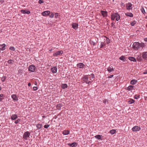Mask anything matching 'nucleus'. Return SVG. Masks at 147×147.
Segmentation results:
<instances>
[{"instance_id":"b1692460","label":"nucleus","mask_w":147,"mask_h":147,"mask_svg":"<svg viewBox=\"0 0 147 147\" xmlns=\"http://www.w3.org/2000/svg\"><path fill=\"white\" fill-rule=\"evenodd\" d=\"M94 137L98 139H101V138H102V136L100 135H97L94 136Z\"/></svg>"},{"instance_id":"bf43d9fd","label":"nucleus","mask_w":147,"mask_h":147,"mask_svg":"<svg viewBox=\"0 0 147 147\" xmlns=\"http://www.w3.org/2000/svg\"><path fill=\"white\" fill-rule=\"evenodd\" d=\"M4 0H0V2L1 3H3L4 2Z\"/></svg>"},{"instance_id":"f03ea898","label":"nucleus","mask_w":147,"mask_h":147,"mask_svg":"<svg viewBox=\"0 0 147 147\" xmlns=\"http://www.w3.org/2000/svg\"><path fill=\"white\" fill-rule=\"evenodd\" d=\"M120 17L117 13H113L111 14V19L112 20H114L115 18L117 21H118L120 19Z\"/></svg>"},{"instance_id":"393cba45","label":"nucleus","mask_w":147,"mask_h":147,"mask_svg":"<svg viewBox=\"0 0 147 147\" xmlns=\"http://www.w3.org/2000/svg\"><path fill=\"white\" fill-rule=\"evenodd\" d=\"M63 107V106L61 104H59L57 105V109L59 110H60L62 107Z\"/></svg>"},{"instance_id":"9b49d317","label":"nucleus","mask_w":147,"mask_h":147,"mask_svg":"<svg viewBox=\"0 0 147 147\" xmlns=\"http://www.w3.org/2000/svg\"><path fill=\"white\" fill-rule=\"evenodd\" d=\"M6 46V45L5 44H3V45H0V50L4 51L5 49V47Z\"/></svg>"},{"instance_id":"0e129e2a","label":"nucleus","mask_w":147,"mask_h":147,"mask_svg":"<svg viewBox=\"0 0 147 147\" xmlns=\"http://www.w3.org/2000/svg\"><path fill=\"white\" fill-rule=\"evenodd\" d=\"M1 90V88L0 86V90Z\"/></svg>"},{"instance_id":"5701e85b","label":"nucleus","mask_w":147,"mask_h":147,"mask_svg":"<svg viewBox=\"0 0 147 147\" xmlns=\"http://www.w3.org/2000/svg\"><path fill=\"white\" fill-rule=\"evenodd\" d=\"M125 15L126 16H129L131 17H133V14L131 13H125Z\"/></svg>"},{"instance_id":"0eeeda50","label":"nucleus","mask_w":147,"mask_h":147,"mask_svg":"<svg viewBox=\"0 0 147 147\" xmlns=\"http://www.w3.org/2000/svg\"><path fill=\"white\" fill-rule=\"evenodd\" d=\"M132 5L130 3H128L126 4V9L128 10L132 9Z\"/></svg>"},{"instance_id":"bb28decb","label":"nucleus","mask_w":147,"mask_h":147,"mask_svg":"<svg viewBox=\"0 0 147 147\" xmlns=\"http://www.w3.org/2000/svg\"><path fill=\"white\" fill-rule=\"evenodd\" d=\"M105 40V42L107 44H108L110 43V40L109 39L107 38L106 37V39Z\"/></svg>"},{"instance_id":"f704fd0d","label":"nucleus","mask_w":147,"mask_h":147,"mask_svg":"<svg viewBox=\"0 0 147 147\" xmlns=\"http://www.w3.org/2000/svg\"><path fill=\"white\" fill-rule=\"evenodd\" d=\"M90 43L91 45H92L93 46H94L96 45V43L94 42V41H90Z\"/></svg>"},{"instance_id":"37998d69","label":"nucleus","mask_w":147,"mask_h":147,"mask_svg":"<svg viewBox=\"0 0 147 147\" xmlns=\"http://www.w3.org/2000/svg\"><path fill=\"white\" fill-rule=\"evenodd\" d=\"M54 16V14L53 13H51V14L50 15H49V17L51 18H52Z\"/></svg>"},{"instance_id":"e433bc0d","label":"nucleus","mask_w":147,"mask_h":147,"mask_svg":"<svg viewBox=\"0 0 147 147\" xmlns=\"http://www.w3.org/2000/svg\"><path fill=\"white\" fill-rule=\"evenodd\" d=\"M3 94H0V101L2 100L3 99Z\"/></svg>"},{"instance_id":"7c9ffc66","label":"nucleus","mask_w":147,"mask_h":147,"mask_svg":"<svg viewBox=\"0 0 147 147\" xmlns=\"http://www.w3.org/2000/svg\"><path fill=\"white\" fill-rule=\"evenodd\" d=\"M136 22L135 21H134L131 22V25L132 26H134L136 24Z\"/></svg>"},{"instance_id":"13d9d810","label":"nucleus","mask_w":147,"mask_h":147,"mask_svg":"<svg viewBox=\"0 0 147 147\" xmlns=\"http://www.w3.org/2000/svg\"><path fill=\"white\" fill-rule=\"evenodd\" d=\"M31 85V84L30 83H29L28 84V86H30Z\"/></svg>"},{"instance_id":"4468645a","label":"nucleus","mask_w":147,"mask_h":147,"mask_svg":"<svg viewBox=\"0 0 147 147\" xmlns=\"http://www.w3.org/2000/svg\"><path fill=\"white\" fill-rule=\"evenodd\" d=\"M18 117L17 115V114H14L13 115H12L11 117V119L12 120H15Z\"/></svg>"},{"instance_id":"cd10ccee","label":"nucleus","mask_w":147,"mask_h":147,"mask_svg":"<svg viewBox=\"0 0 147 147\" xmlns=\"http://www.w3.org/2000/svg\"><path fill=\"white\" fill-rule=\"evenodd\" d=\"M119 59L121 60L124 61L125 60V57L124 56H123L120 57H119Z\"/></svg>"},{"instance_id":"a878e982","label":"nucleus","mask_w":147,"mask_h":147,"mask_svg":"<svg viewBox=\"0 0 147 147\" xmlns=\"http://www.w3.org/2000/svg\"><path fill=\"white\" fill-rule=\"evenodd\" d=\"M134 87V86H129L127 88V90H128L130 91L132 90L133 88Z\"/></svg>"},{"instance_id":"603ef678","label":"nucleus","mask_w":147,"mask_h":147,"mask_svg":"<svg viewBox=\"0 0 147 147\" xmlns=\"http://www.w3.org/2000/svg\"><path fill=\"white\" fill-rule=\"evenodd\" d=\"M58 13H55V17L57 18V17L58 16Z\"/></svg>"},{"instance_id":"72a5a7b5","label":"nucleus","mask_w":147,"mask_h":147,"mask_svg":"<svg viewBox=\"0 0 147 147\" xmlns=\"http://www.w3.org/2000/svg\"><path fill=\"white\" fill-rule=\"evenodd\" d=\"M140 96L139 95L136 94L134 96V98L135 99H138L139 98Z\"/></svg>"},{"instance_id":"a211bd4d","label":"nucleus","mask_w":147,"mask_h":147,"mask_svg":"<svg viewBox=\"0 0 147 147\" xmlns=\"http://www.w3.org/2000/svg\"><path fill=\"white\" fill-rule=\"evenodd\" d=\"M63 53V51H59L57 52L54 53L53 54V55L54 56H57L58 55H59L60 54H62Z\"/></svg>"},{"instance_id":"8fccbe9b","label":"nucleus","mask_w":147,"mask_h":147,"mask_svg":"<svg viewBox=\"0 0 147 147\" xmlns=\"http://www.w3.org/2000/svg\"><path fill=\"white\" fill-rule=\"evenodd\" d=\"M113 75H111L108 77V78H111L113 77Z\"/></svg>"},{"instance_id":"79ce46f5","label":"nucleus","mask_w":147,"mask_h":147,"mask_svg":"<svg viewBox=\"0 0 147 147\" xmlns=\"http://www.w3.org/2000/svg\"><path fill=\"white\" fill-rule=\"evenodd\" d=\"M44 2V1L42 0H39L38 1V3L39 4H41L42 3H43Z\"/></svg>"},{"instance_id":"20e7f679","label":"nucleus","mask_w":147,"mask_h":147,"mask_svg":"<svg viewBox=\"0 0 147 147\" xmlns=\"http://www.w3.org/2000/svg\"><path fill=\"white\" fill-rule=\"evenodd\" d=\"M30 135V133L27 131L25 132L23 135V137L25 140H27L28 138H29Z\"/></svg>"},{"instance_id":"a19ab883","label":"nucleus","mask_w":147,"mask_h":147,"mask_svg":"<svg viewBox=\"0 0 147 147\" xmlns=\"http://www.w3.org/2000/svg\"><path fill=\"white\" fill-rule=\"evenodd\" d=\"M101 43L103 45V47L106 46L107 45V44L105 41L104 42H101Z\"/></svg>"},{"instance_id":"c85d7f7f","label":"nucleus","mask_w":147,"mask_h":147,"mask_svg":"<svg viewBox=\"0 0 147 147\" xmlns=\"http://www.w3.org/2000/svg\"><path fill=\"white\" fill-rule=\"evenodd\" d=\"M36 125V127H37V128L39 129H41L42 126V124H39Z\"/></svg>"},{"instance_id":"412c9836","label":"nucleus","mask_w":147,"mask_h":147,"mask_svg":"<svg viewBox=\"0 0 147 147\" xmlns=\"http://www.w3.org/2000/svg\"><path fill=\"white\" fill-rule=\"evenodd\" d=\"M114 70V69L113 67H109L107 68V71L110 72L113 71Z\"/></svg>"},{"instance_id":"ea45409f","label":"nucleus","mask_w":147,"mask_h":147,"mask_svg":"<svg viewBox=\"0 0 147 147\" xmlns=\"http://www.w3.org/2000/svg\"><path fill=\"white\" fill-rule=\"evenodd\" d=\"M12 59H9L8 61V63L9 64H12Z\"/></svg>"},{"instance_id":"2eb2a0df","label":"nucleus","mask_w":147,"mask_h":147,"mask_svg":"<svg viewBox=\"0 0 147 147\" xmlns=\"http://www.w3.org/2000/svg\"><path fill=\"white\" fill-rule=\"evenodd\" d=\"M100 13L103 17H105L107 16V12L106 11L102 10L100 11Z\"/></svg>"},{"instance_id":"423d86ee","label":"nucleus","mask_w":147,"mask_h":147,"mask_svg":"<svg viewBox=\"0 0 147 147\" xmlns=\"http://www.w3.org/2000/svg\"><path fill=\"white\" fill-rule=\"evenodd\" d=\"M141 129V128L138 126H136L133 127L132 130L133 131H140Z\"/></svg>"},{"instance_id":"f8f14e48","label":"nucleus","mask_w":147,"mask_h":147,"mask_svg":"<svg viewBox=\"0 0 147 147\" xmlns=\"http://www.w3.org/2000/svg\"><path fill=\"white\" fill-rule=\"evenodd\" d=\"M72 26L73 28L75 30H76L78 28V24L76 23H74L72 24Z\"/></svg>"},{"instance_id":"6ab92c4d","label":"nucleus","mask_w":147,"mask_h":147,"mask_svg":"<svg viewBox=\"0 0 147 147\" xmlns=\"http://www.w3.org/2000/svg\"><path fill=\"white\" fill-rule=\"evenodd\" d=\"M11 97L15 100L17 101L18 100V97L16 94H13L11 95Z\"/></svg>"},{"instance_id":"c9c22d12","label":"nucleus","mask_w":147,"mask_h":147,"mask_svg":"<svg viewBox=\"0 0 147 147\" xmlns=\"http://www.w3.org/2000/svg\"><path fill=\"white\" fill-rule=\"evenodd\" d=\"M9 49L13 51H15V48L13 47H10L9 48Z\"/></svg>"},{"instance_id":"4be33fe9","label":"nucleus","mask_w":147,"mask_h":147,"mask_svg":"<svg viewBox=\"0 0 147 147\" xmlns=\"http://www.w3.org/2000/svg\"><path fill=\"white\" fill-rule=\"evenodd\" d=\"M137 82V81L135 80H132L130 82V84H135L136 82Z\"/></svg>"},{"instance_id":"338daca9","label":"nucleus","mask_w":147,"mask_h":147,"mask_svg":"<svg viewBox=\"0 0 147 147\" xmlns=\"http://www.w3.org/2000/svg\"><path fill=\"white\" fill-rule=\"evenodd\" d=\"M146 19H147V16H146Z\"/></svg>"},{"instance_id":"09e8293b","label":"nucleus","mask_w":147,"mask_h":147,"mask_svg":"<svg viewBox=\"0 0 147 147\" xmlns=\"http://www.w3.org/2000/svg\"><path fill=\"white\" fill-rule=\"evenodd\" d=\"M100 48H102L103 47V45L102 44L101 42H100Z\"/></svg>"},{"instance_id":"de8ad7c7","label":"nucleus","mask_w":147,"mask_h":147,"mask_svg":"<svg viewBox=\"0 0 147 147\" xmlns=\"http://www.w3.org/2000/svg\"><path fill=\"white\" fill-rule=\"evenodd\" d=\"M62 88L64 89V84H62L61 86Z\"/></svg>"},{"instance_id":"9d476101","label":"nucleus","mask_w":147,"mask_h":147,"mask_svg":"<svg viewBox=\"0 0 147 147\" xmlns=\"http://www.w3.org/2000/svg\"><path fill=\"white\" fill-rule=\"evenodd\" d=\"M50 13V12L49 11H45L42 12V15L43 16H46L49 14Z\"/></svg>"},{"instance_id":"6e6d98bb","label":"nucleus","mask_w":147,"mask_h":147,"mask_svg":"<svg viewBox=\"0 0 147 147\" xmlns=\"http://www.w3.org/2000/svg\"><path fill=\"white\" fill-rule=\"evenodd\" d=\"M144 40L145 41L147 42V38H144Z\"/></svg>"},{"instance_id":"49530a36","label":"nucleus","mask_w":147,"mask_h":147,"mask_svg":"<svg viewBox=\"0 0 147 147\" xmlns=\"http://www.w3.org/2000/svg\"><path fill=\"white\" fill-rule=\"evenodd\" d=\"M33 88L34 90H36L37 89V87L36 86H34L33 87Z\"/></svg>"},{"instance_id":"4c0bfd02","label":"nucleus","mask_w":147,"mask_h":147,"mask_svg":"<svg viewBox=\"0 0 147 147\" xmlns=\"http://www.w3.org/2000/svg\"><path fill=\"white\" fill-rule=\"evenodd\" d=\"M69 133V131L68 130H65V135L68 134Z\"/></svg>"},{"instance_id":"a18cd8bd","label":"nucleus","mask_w":147,"mask_h":147,"mask_svg":"<svg viewBox=\"0 0 147 147\" xmlns=\"http://www.w3.org/2000/svg\"><path fill=\"white\" fill-rule=\"evenodd\" d=\"M141 11H142V12L143 13H145V11L144 10V9L143 8H142V9Z\"/></svg>"},{"instance_id":"6e6552de","label":"nucleus","mask_w":147,"mask_h":147,"mask_svg":"<svg viewBox=\"0 0 147 147\" xmlns=\"http://www.w3.org/2000/svg\"><path fill=\"white\" fill-rule=\"evenodd\" d=\"M21 12L24 14H29L30 13V11H28V9L23 10L22 9L21 10Z\"/></svg>"},{"instance_id":"c756f323","label":"nucleus","mask_w":147,"mask_h":147,"mask_svg":"<svg viewBox=\"0 0 147 147\" xmlns=\"http://www.w3.org/2000/svg\"><path fill=\"white\" fill-rule=\"evenodd\" d=\"M135 102L134 100L132 99H130L128 101V102L129 104H131L134 103Z\"/></svg>"},{"instance_id":"7ed1b4c3","label":"nucleus","mask_w":147,"mask_h":147,"mask_svg":"<svg viewBox=\"0 0 147 147\" xmlns=\"http://www.w3.org/2000/svg\"><path fill=\"white\" fill-rule=\"evenodd\" d=\"M133 46L134 49L138 50L139 48L140 47V43L137 42H135L133 44Z\"/></svg>"},{"instance_id":"3c124183","label":"nucleus","mask_w":147,"mask_h":147,"mask_svg":"<svg viewBox=\"0 0 147 147\" xmlns=\"http://www.w3.org/2000/svg\"><path fill=\"white\" fill-rule=\"evenodd\" d=\"M107 101L106 100H105H105H103V102L104 103H106V102Z\"/></svg>"},{"instance_id":"1a4fd4ad","label":"nucleus","mask_w":147,"mask_h":147,"mask_svg":"<svg viewBox=\"0 0 147 147\" xmlns=\"http://www.w3.org/2000/svg\"><path fill=\"white\" fill-rule=\"evenodd\" d=\"M142 57L145 60H147V52H143L142 54Z\"/></svg>"},{"instance_id":"680f3d73","label":"nucleus","mask_w":147,"mask_h":147,"mask_svg":"<svg viewBox=\"0 0 147 147\" xmlns=\"http://www.w3.org/2000/svg\"><path fill=\"white\" fill-rule=\"evenodd\" d=\"M52 51V49H50L49 50V51Z\"/></svg>"},{"instance_id":"dca6fc26","label":"nucleus","mask_w":147,"mask_h":147,"mask_svg":"<svg viewBox=\"0 0 147 147\" xmlns=\"http://www.w3.org/2000/svg\"><path fill=\"white\" fill-rule=\"evenodd\" d=\"M77 66L79 68H83L85 65L82 63H79L77 65Z\"/></svg>"},{"instance_id":"f257e3e1","label":"nucleus","mask_w":147,"mask_h":147,"mask_svg":"<svg viewBox=\"0 0 147 147\" xmlns=\"http://www.w3.org/2000/svg\"><path fill=\"white\" fill-rule=\"evenodd\" d=\"M94 78V76L93 74L91 75L85 76L82 79L83 82H86L87 84H89L91 82L93 81L92 79Z\"/></svg>"},{"instance_id":"052dcab7","label":"nucleus","mask_w":147,"mask_h":147,"mask_svg":"<svg viewBox=\"0 0 147 147\" xmlns=\"http://www.w3.org/2000/svg\"><path fill=\"white\" fill-rule=\"evenodd\" d=\"M67 84H65V88H67Z\"/></svg>"},{"instance_id":"864d4df0","label":"nucleus","mask_w":147,"mask_h":147,"mask_svg":"<svg viewBox=\"0 0 147 147\" xmlns=\"http://www.w3.org/2000/svg\"><path fill=\"white\" fill-rule=\"evenodd\" d=\"M143 74H147V70H145Z\"/></svg>"},{"instance_id":"58836bf2","label":"nucleus","mask_w":147,"mask_h":147,"mask_svg":"<svg viewBox=\"0 0 147 147\" xmlns=\"http://www.w3.org/2000/svg\"><path fill=\"white\" fill-rule=\"evenodd\" d=\"M140 47H141L142 48L144 47L145 46L144 43L143 42L141 43L140 44Z\"/></svg>"},{"instance_id":"2f4dec72","label":"nucleus","mask_w":147,"mask_h":147,"mask_svg":"<svg viewBox=\"0 0 147 147\" xmlns=\"http://www.w3.org/2000/svg\"><path fill=\"white\" fill-rule=\"evenodd\" d=\"M110 133L111 134H115L116 132V131L115 129H112L110 131Z\"/></svg>"},{"instance_id":"473e14b6","label":"nucleus","mask_w":147,"mask_h":147,"mask_svg":"<svg viewBox=\"0 0 147 147\" xmlns=\"http://www.w3.org/2000/svg\"><path fill=\"white\" fill-rule=\"evenodd\" d=\"M7 78V77L6 76H3L1 78V81L2 82H3L5 81V79Z\"/></svg>"},{"instance_id":"4d7b16f0","label":"nucleus","mask_w":147,"mask_h":147,"mask_svg":"<svg viewBox=\"0 0 147 147\" xmlns=\"http://www.w3.org/2000/svg\"><path fill=\"white\" fill-rule=\"evenodd\" d=\"M14 123H16V124H17L18 123V122L17 121V120H16L14 122Z\"/></svg>"},{"instance_id":"f3484780","label":"nucleus","mask_w":147,"mask_h":147,"mask_svg":"<svg viewBox=\"0 0 147 147\" xmlns=\"http://www.w3.org/2000/svg\"><path fill=\"white\" fill-rule=\"evenodd\" d=\"M67 144L69 146L71 147H76L77 145V144L75 142H73L71 144L69 143Z\"/></svg>"},{"instance_id":"39448f33","label":"nucleus","mask_w":147,"mask_h":147,"mask_svg":"<svg viewBox=\"0 0 147 147\" xmlns=\"http://www.w3.org/2000/svg\"><path fill=\"white\" fill-rule=\"evenodd\" d=\"M36 67L33 65H32L29 66L28 70L31 72H34L35 71Z\"/></svg>"},{"instance_id":"e2e57ef3","label":"nucleus","mask_w":147,"mask_h":147,"mask_svg":"<svg viewBox=\"0 0 147 147\" xmlns=\"http://www.w3.org/2000/svg\"><path fill=\"white\" fill-rule=\"evenodd\" d=\"M63 134L64 135V131H63Z\"/></svg>"},{"instance_id":"5fc2aeb1","label":"nucleus","mask_w":147,"mask_h":147,"mask_svg":"<svg viewBox=\"0 0 147 147\" xmlns=\"http://www.w3.org/2000/svg\"><path fill=\"white\" fill-rule=\"evenodd\" d=\"M17 120V121L19 122L20 121H21V120L20 119H18Z\"/></svg>"},{"instance_id":"c03bdc74","label":"nucleus","mask_w":147,"mask_h":147,"mask_svg":"<svg viewBox=\"0 0 147 147\" xmlns=\"http://www.w3.org/2000/svg\"><path fill=\"white\" fill-rule=\"evenodd\" d=\"M49 125H45L44 126V127L45 128H47L48 127H49Z\"/></svg>"},{"instance_id":"ddd939ff","label":"nucleus","mask_w":147,"mask_h":147,"mask_svg":"<svg viewBox=\"0 0 147 147\" xmlns=\"http://www.w3.org/2000/svg\"><path fill=\"white\" fill-rule=\"evenodd\" d=\"M51 71L53 73H55L57 72V69L56 67H53L51 69Z\"/></svg>"},{"instance_id":"69168bd1","label":"nucleus","mask_w":147,"mask_h":147,"mask_svg":"<svg viewBox=\"0 0 147 147\" xmlns=\"http://www.w3.org/2000/svg\"><path fill=\"white\" fill-rule=\"evenodd\" d=\"M146 27H147V23L146 24Z\"/></svg>"},{"instance_id":"aec40b11","label":"nucleus","mask_w":147,"mask_h":147,"mask_svg":"<svg viewBox=\"0 0 147 147\" xmlns=\"http://www.w3.org/2000/svg\"><path fill=\"white\" fill-rule=\"evenodd\" d=\"M128 59L129 60L131 61H133L134 62H136V59L134 57H129L128 58Z\"/></svg>"}]
</instances>
